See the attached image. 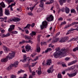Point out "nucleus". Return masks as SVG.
Here are the masks:
<instances>
[{
	"mask_svg": "<svg viewBox=\"0 0 78 78\" xmlns=\"http://www.w3.org/2000/svg\"><path fill=\"white\" fill-rule=\"evenodd\" d=\"M29 63H30V62H28L27 63V64L25 65V67H28V66H29Z\"/></svg>",
	"mask_w": 78,
	"mask_h": 78,
	"instance_id": "8fccbe9b",
	"label": "nucleus"
},
{
	"mask_svg": "<svg viewBox=\"0 0 78 78\" xmlns=\"http://www.w3.org/2000/svg\"><path fill=\"white\" fill-rule=\"evenodd\" d=\"M1 31L2 33H5V30H1Z\"/></svg>",
	"mask_w": 78,
	"mask_h": 78,
	"instance_id": "680f3d73",
	"label": "nucleus"
},
{
	"mask_svg": "<svg viewBox=\"0 0 78 78\" xmlns=\"http://www.w3.org/2000/svg\"><path fill=\"white\" fill-rule=\"evenodd\" d=\"M35 6V5L33 7H30L29 8L30 10H31V12H32V11H33V9H34V8Z\"/></svg>",
	"mask_w": 78,
	"mask_h": 78,
	"instance_id": "a19ab883",
	"label": "nucleus"
},
{
	"mask_svg": "<svg viewBox=\"0 0 78 78\" xmlns=\"http://www.w3.org/2000/svg\"><path fill=\"white\" fill-rule=\"evenodd\" d=\"M39 57H40V56H37V57L34 59V61H36V60H37L39 59Z\"/></svg>",
	"mask_w": 78,
	"mask_h": 78,
	"instance_id": "09e8293b",
	"label": "nucleus"
},
{
	"mask_svg": "<svg viewBox=\"0 0 78 78\" xmlns=\"http://www.w3.org/2000/svg\"><path fill=\"white\" fill-rule=\"evenodd\" d=\"M68 39H69V37H66L63 38L62 37L59 42H65Z\"/></svg>",
	"mask_w": 78,
	"mask_h": 78,
	"instance_id": "6e6552de",
	"label": "nucleus"
},
{
	"mask_svg": "<svg viewBox=\"0 0 78 78\" xmlns=\"http://www.w3.org/2000/svg\"><path fill=\"white\" fill-rule=\"evenodd\" d=\"M25 48L26 51H30V52H31V51H32V49L30 48V46L29 45H26Z\"/></svg>",
	"mask_w": 78,
	"mask_h": 78,
	"instance_id": "1a4fd4ad",
	"label": "nucleus"
},
{
	"mask_svg": "<svg viewBox=\"0 0 78 78\" xmlns=\"http://www.w3.org/2000/svg\"><path fill=\"white\" fill-rule=\"evenodd\" d=\"M51 59H48L47 60V62L46 63V64L48 66H50L51 64Z\"/></svg>",
	"mask_w": 78,
	"mask_h": 78,
	"instance_id": "f3484780",
	"label": "nucleus"
},
{
	"mask_svg": "<svg viewBox=\"0 0 78 78\" xmlns=\"http://www.w3.org/2000/svg\"><path fill=\"white\" fill-rule=\"evenodd\" d=\"M42 23V24L41 26V30H42V29H44V27L45 28H46L47 27H46V26H47V22L45 21H43Z\"/></svg>",
	"mask_w": 78,
	"mask_h": 78,
	"instance_id": "39448f33",
	"label": "nucleus"
},
{
	"mask_svg": "<svg viewBox=\"0 0 78 78\" xmlns=\"http://www.w3.org/2000/svg\"><path fill=\"white\" fill-rule=\"evenodd\" d=\"M63 19L62 17H60L59 19V20H62Z\"/></svg>",
	"mask_w": 78,
	"mask_h": 78,
	"instance_id": "69168bd1",
	"label": "nucleus"
},
{
	"mask_svg": "<svg viewBox=\"0 0 78 78\" xmlns=\"http://www.w3.org/2000/svg\"><path fill=\"white\" fill-rule=\"evenodd\" d=\"M48 51H51V48H48V49H47L45 51L43 52L42 54H43V53H48Z\"/></svg>",
	"mask_w": 78,
	"mask_h": 78,
	"instance_id": "a878e982",
	"label": "nucleus"
},
{
	"mask_svg": "<svg viewBox=\"0 0 78 78\" xmlns=\"http://www.w3.org/2000/svg\"><path fill=\"white\" fill-rule=\"evenodd\" d=\"M77 47H76L73 49V51H76V50H78V45H77Z\"/></svg>",
	"mask_w": 78,
	"mask_h": 78,
	"instance_id": "473e14b6",
	"label": "nucleus"
},
{
	"mask_svg": "<svg viewBox=\"0 0 78 78\" xmlns=\"http://www.w3.org/2000/svg\"><path fill=\"white\" fill-rule=\"evenodd\" d=\"M75 68V66H73L70 68H69L68 70H72L74 69Z\"/></svg>",
	"mask_w": 78,
	"mask_h": 78,
	"instance_id": "393cba45",
	"label": "nucleus"
},
{
	"mask_svg": "<svg viewBox=\"0 0 78 78\" xmlns=\"http://www.w3.org/2000/svg\"><path fill=\"white\" fill-rule=\"evenodd\" d=\"M28 58V57L27 58V56L26 55H24L23 56V59L20 60V61H22L23 62H25L27 60L29 61L30 60V59H29Z\"/></svg>",
	"mask_w": 78,
	"mask_h": 78,
	"instance_id": "423d86ee",
	"label": "nucleus"
},
{
	"mask_svg": "<svg viewBox=\"0 0 78 78\" xmlns=\"http://www.w3.org/2000/svg\"><path fill=\"white\" fill-rule=\"evenodd\" d=\"M62 65L63 67H67V66L65 64V63L63 62H62Z\"/></svg>",
	"mask_w": 78,
	"mask_h": 78,
	"instance_id": "e433bc0d",
	"label": "nucleus"
},
{
	"mask_svg": "<svg viewBox=\"0 0 78 78\" xmlns=\"http://www.w3.org/2000/svg\"><path fill=\"white\" fill-rule=\"evenodd\" d=\"M65 11V8H63L61 9L62 12H64Z\"/></svg>",
	"mask_w": 78,
	"mask_h": 78,
	"instance_id": "6e6d98bb",
	"label": "nucleus"
},
{
	"mask_svg": "<svg viewBox=\"0 0 78 78\" xmlns=\"http://www.w3.org/2000/svg\"><path fill=\"white\" fill-rule=\"evenodd\" d=\"M22 52H23V53H26V51L25 50V49L22 50Z\"/></svg>",
	"mask_w": 78,
	"mask_h": 78,
	"instance_id": "338daca9",
	"label": "nucleus"
},
{
	"mask_svg": "<svg viewBox=\"0 0 78 78\" xmlns=\"http://www.w3.org/2000/svg\"><path fill=\"white\" fill-rule=\"evenodd\" d=\"M58 78H62V76L61 74L58 73Z\"/></svg>",
	"mask_w": 78,
	"mask_h": 78,
	"instance_id": "4c0bfd02",
	"label": "nucleus"
},
{
	"mask_svg": "<svg viewBox=\"0 0 78 78\" xmlns=\"http://www.w3.org/2000/svg\"><path fill=\"white\" fill-rule=\"evenodd\" d=\"M46 5H50V3L48 2H47L45 3Z\"/></svg>",
	"mask_w": 78,
	"mask_h": 78,
	"instance_id": "e2e57ef3",
	"label": "nucleus"
},
{
	"mask_svg": "<svg viewBox=\"0 0 78 78\" xmlns=\"http://www.w3.org/2000/svg\"><path fill=\"white\" fill-rule=\"evenodd\" d=\"M15 5H16V2H14V3H12L11 4V5H9V6L8 7V8H9V7H10V6H15Z\"/></svg>",
	"mask_w": 78,
	"mask_h": 78,
	"instance_id": "c9c22d12",
	"label": "nucleus"
},
{
	"mask_svg": "<svg viewBox=\"0 0 78 78\" xmlns=\"http://www.w3.org/2000/svg\"><path fill=\"white\" fill-rule=\"evenodd\" d=\"M77 62V60H76L71 62L70 63H69L68 66H70V65H72V64H75Z\"/></svg>",
	"mask_w": 78,
	"mask_h": 78,
	"instance_id": "6ab92c4d",
	"label": "nucleus"
},
{
	"mask_svg": "<svg viewBox=\"0 0 78 78\" xmlns=\"http://www.w3.org/2000/svg\"><path fill=\"white\" fill-rule=\"evenodd\" d=\"M20 20V19H19L18 17L14 18H10V19L8 21V22H19Z\"/></svg>",
	"mask_w": 78,
	"mask_h": 78,
	"instance_id": "20e7f679",
	"label": "nucleus"
},
{
	"mask_svg": "<svg viewBox=\"0 0 78 78\" xmlns=\"http://www.w3.org/2000/svg\"><path fill=\"white\" fill-rule=\"evenodd\" d=\"M53 2H54L53 0H50V4H51V3H53Z\"/></svg>",
	"mask_w": 78,
	"mask_h": 78,
	"instance_id": "bf43d9fd",
	"label": "nucleus"
},
{
	"mask_svg": "<svg viewBox=\"0 0 78 78\" xmlns=\"http://www.w3.org/2000/svg\"><path fill=\"white\" fill-rule=\"evenodd\" d=\"M0 5L2 7H1ZM2 8H5V3L3 2L2 3H0V17L3 16V10H2Z\"/></svg>",
	"mask_w": 78,
	"mask_h": 78,
	"instance_id": "7ed1b4c3",
	"label": "nucleus"
},
{
	"mask_svg": "<svg viewBox=\"0 0 78 78\" xmlns=\"http://www.w3.org/2000/svg\"><path fill=\"white\" fill-rule=\"evenodd\" d=\"M37 52H40L41 51V48H40V47L39 46V44H37Z\"/></svg>",
	"mask_w": 78,
	"mask_h": 78,
	"instance_id": "b1692460",
	"label": "nucleus"
},
{
	"mask_svg": "<svg viewBox=\"0 0 78 78\" xmlns=\"http://www.w3.org/2000/svg\"><path fill=\"white\" fill-rule=\"evenodd\" d=\"M31 26L32 28H33V27H34V23H33L31 25Z\"/></svg>",
	"mask_w": 78,
	"mask_h": 78,
	"instance_id": "4d7b16f0",
	"label": "nucleus"
},
{
	"mask_svg": "<svg viewBox=\"0 0 78 78\" xmlns=\"http://www.w3.org/2000/svg\"><path fill=\"white\" fill-rule=\"evenodd\" d=\"M27 41H25L24 40H23L21 42H20V44H23L24 43H27Z\"/></svg>",
	"mask_w": 78,
	"mask_h": 78,
	"instance_id": "c85d7f7f",
	"label": "nucleus"
},
{
	"mask_svg": "<svg viewBox=\"0 0 78 78\" xmlns=\"http://www.w3.org/2000/svg\"><path fill=\"white\" fill-rule=\"evenodd\" d=\"M27 43H30L31 44L33 43V42L31 40H29L28 41H27Z\"/></svg>",
	"mask_w": 78,
	"mask_h": 78,
	"instance_id": "58836bf2",
	"label": "nucleus"
},
{
	"mask_svg": "<svg viewBox=\"0 0 78 78\" xmlns=\"http://www.w3.org/2000/svg\"><path fill=\"white\" fill-rule=\"evenodd\" d=\"M29 71H30V73H31V72H32V70H31V66L30 65L29 66Z\"/></svg>",
	"mask_w": 78,
	"mask_h": 78,
	"instance_id": "79ce46f5",
	"label": "nucleus"
},
{
	"mask_svg": "<svg viewBox=\"0 0 78 78\" xmlns=\"http://www.w3.org/2000/svg\"><path fill=\"white\" fill-rule=\"evenodd\" d=\"M6 2H8V3L9 4L11 2H14V1L12 0H6Z\"/></svg>",
	"mask_w": 78,
	"mask_h": 78,
	"instance_id": "2f4dec72",
	"label": "nucleus"
},
{
	"mask_svg": "<svg viewBox=\"0 0 78 78\" xmlns=\"http://www.w3.org/2000/svg\"><path fill=\"white\" fill-rule=\"evenodd\" d=\"M11 33H12V34H17L18 32L17 31H11Z\"/></svg>",
	"mask_w": 78,
	"mask_h": 78,
	"instance_id": "f704fd0d",
	"label": "nucleus"
},
{
	"mask_svg": "<svg viewBox=\"0 0 78 78\" xmlns=\"http://www.w3.org/2000/svg\"><path fill=\"white\" fill-rule=\"evenodd\" d=\"M24 38H25V39H27V40H29L30 39H32L31 37L27 35H26L24 36Z\"/></svg>",
	"mask_w": 78,
	"mask_h": 78,
	"instance_id": "4be33fe9",
	"label": "nucleus"
},
{
	"mask_svg": "<svg viewBox=\"0 0 78 78\" xmlns=\"http://www.w3.org/2000/svg\"><path fill=\"white\" fill-rule=\"evenodd\" d=\"M36 74V73L34 72H33L32 73V75H35V74Z\"/></svg>",
	"mask_w": 78,
	"mask_h": 78,
	"instance_id": "0e129e2a",
	"label": "nucleus"
},
{
	"mask_svg": "<svg viewBox=\"0 0 78 78\" xmlns=\"http://www.w3.org/2000/svg\"><path fill=\"white\" fill-rule=\"evenodd\" d=\"M40 37H41V36L38 35V37H37V40L38 41H40Z\"/></svg>",
	"mask_w": 78,
	"mask_h": 78,
	"instance_id": "3c124183",
	"label": "nucleus"
},
{
	"mask_svg": "<svg viewBox=\"0 0 78 78\" xmlns=\"http://www.w3.org/2000/svg\"><path fill=\"white\" fill-rule=\"evenodd\" d=\"M71 13H76V11L75 9H72L71 10Z\"/></svg>",
	"mask_w": 78,
	"mask_h": 78,
	"instance_id": "72a5a7b5",
	"label": "nucleus"
},
{
	"mask_svg": "<svg viewBox=\"0 0 78 78\" xmlns=\"http://www.w3.org/2000/svg\"><path fill=\"white\" fill-rule=\"evenodd\" d=\"M14 27H15V25H11L10 26V28H9L8 31H9V32H11V31H12V30L14 29Z\"/></svg>",
	"mask_w": 78,
	"mask_h": 78,
	"instance_id": "ddd939ff",
	"label": "nucleus"
},
{
	"mask_svg": "<svg viewBox=\"0 0 78 78\" xmlns=\"http://www.w3.org/2000/svg\"><path fill=\"white\" fill-rule=\"evenodd\" d=\"M65 12L66 13L68 14L70 12V9L67 7H66L65 8Z\"/></svg>",
	"mask_w": 78,
	"mask_h": 78,
	"instance_id": "a211bd4d",
	"label": "nucleus"
},
{
	"mask_svg": "<svg viewBox=\"0 0 78 78\" xmlns=\"http://www.w3.org/2000/svg\"><path fill=\"white\" fill-rule=\"evenodd\" d=\"M30 27H31V24H28L26 26L24 27V28L25 29L27 28L30 29Z\"/></svg>",
	"mask_w": 78,
	"mask_h": 78,
	"instance_id": "c756f323",
	"label": "nucleus"
},
{
	"mask_svg": "<svg viewBox=\"0 0 78 78\" xmlns=\"http://www.w3.org/2000/svg\"><path fill=\"white\" fill-rule=\"evenodd\" d=\"M10 36V34L9 33H7L6 35L5 34H3L2 35V37H7L8 36Z\"/></svg>",
	"mask_w": 78,
	"mask_h": 78,
	"instance_id": "5701e85b",
	"label": "nucleus"
},
{
	"mask_svg": "<svg viewBox=\"0 0 78 78\" xmlns=\"http://www.w3.org/2000/svg\"><path fill=\"white\" fill-rule=\"evenodd\" d=\"M52 70H53V67H51L50 68V69H48V73H50L52 72Z\"/></svg>",
	"mask_w": 78,
	"mask_h": 78,
	"instance_id": "cd10ccee",
	"label": "nucleus"
},
{
	"mask_svg": "<svg viewBox=\"0 0 78 78\" xmlns=\"http://www.w3.org/2000/svg\"><path fill=\"white\" fill-rule=\"evenodd\" d=\"M69 59H70V58L68 57L66 58L65 59V61H68V60H69Z\"/></svg>",
	"mask_w": 78,
	"mask_h": 78,
	"instance_id": "5fc2aeb1",
	"label": "nucleus"
},
{
	"mask_svg": "<svg viewBox=\"0 0 78 78\" xmlns=\"http://www.w3.org/2000/svg\"><path fill=\"white\" fill-rule=\"evenodd\" d=\"M36 33L34 31H32V33H30V34H33L34 36H36Z\"/></svg>",
	"mask_w": 78,
	"mask_h": 78,
	"instance_id": "ea45409f",
	"label": "nucleus"
},
{
	"mask_svg": "<svg viewBox=\"0 0 78 78\" xmlns=\"http://www.w3.org/2000/svg\"><path fill=\"white\" fill-rule=\"evenodd\" d=\"M38 72V75H41V67H39V69L38 70H37V72Z\"/></svg>",
	"mask_w": 78,
	"mask_h": 78,
	"instance_id": "aec40b11",
	"label": "nucleus"
},
{
	"mask_svg": "<svg viewBox=\"0 0 78 78\" xmlns=\"http://www.w3.org/2000/svg\"><path fill=\"white\" fill-rule=\"evenodd\" d=\"M16 78V76L12 75L11 76V78Z\"/></svg>",
	"mask_w": 78,
	"mask_h": 78,
	"instance_id": "a18cd8bd",
	"label": "nucleus"
},
{
	"mask_svg": "<svg viewBox=\"0 0 78 78\" xmlns=\"http://www.w3.org/2000/svg\"><path fill=\"white\" fill-rule=\"evenodd\" d=\"M27 75L25 74L23 75V77H22V78H27Z\"/></svg>",
	"mask_w": 78,
	"mask_h": 78,
	"instance_id": "de8ad7c7",
	"label": "nucleus"
},
{
	"mask_svg": "<svg viewBox=\"0 0 78 78\" xmlns=\"http://www.w3.org/2000/svg\"><path fill=\"white\" fill-rule=\"evenodd\" d=\"M3 49L5 52H7V51H9V49L7 48V47H5V46H3Z\"/></svg>",
	"mask_w": 78,
	"mask_h": 78,
	"instance_id": "412c9836",
	"label": "nucleus"
},
{
	"mask_svg": "<svg viewBox=\"0 0 78 78\" xmlns=\"http://www.w3.org/2000/svg\"><path fill=\"white\" fill-rule=\"evenodd\" d=\"M77 24H78V22H73L70 24L71 26H73V25H77Z\"/></svg>",
	"mask_w": 78,
	"mask_h": 78,
	"instance_id": "7c9ffc66",
	"label": "nucleus"
},
{
	"mask_svg": "<svg viewBox=\"0 0 78 78\" xmlns=\"http://www.w3.org/2000/svg\"><path fill=\"white\" fill-rule=\"evenodd\" d=\"M15 52L12 51V53H9L8 56L5 58H2L1 59L2 62H6L8 61V59H11L15 56Z\"/></svg>",
	"mask_w": 78,
	"mask_h": 78,
	"instance_id": "f03ea898",
	"label": "nucleus"
},
{
	"mask_svg": "<svg viewBox=\"0 0 78 78\" xmlns=\"http://www.w3.org/2000/svg\"><path fill=\"white\" fill-rule=\"evenodd\" d=\"M70 34V32L69 31H68L67 33L66 34V35H67V34Z\"/></svg>",
	"mask_w": 78,
	"mask_h": 78,
	"instance_id": "774afa93",
	"label": "nucleus"
},
{
	"mask_svg": "<svg viewBox=\"0 0 78 78\" xmlns=\"http://www.w3.org/2000/svg\"><path fill=\"white\" fill-rule=\"evenodd\" d=\"M25 33L26 34H28L29 33V31H28V30H25Z\"/></svg>",
	"mask_w": 78,
	"mask_h": 78,
	"instance_id": "052dcab7",
	"label": "nucleus"
},
{
	"mask_svg": "<svg viewBox=\"0 0 78 78\" xmlns=\"http://www.w3.org/2000/svg\"><path fill=\"white\" fill-rule=\"evenodd\" d=\"M28 14L29 16H33V14L31 12L28 13Z\"/></svg>",
	"mask_w": 78,
	"mask_h": 78,
	"instance_id": "864d4df0",
	"label": "nucleus"
},
{
	"mask_svg": "<svg viewBox=\"0 0 78 78\" xmlns=\"http://www.w3.org/2000/svg\"><path fill=\"white\" fill-rule=\"evenodd\" d=\"M5 14L6 16H8L10 14V12H9V10L7 9H5Z\"/></svg>",
	"mask_w": 78,
	"mask_h": 78,
	"instance_id": "f8f14e48",
	"label": "nucleus"
},
{
	"mask_svg": "<svg viewBox=\"0 0 78 78\" xmlns=\"http://www.w3.org/2000/svg\"><path fill=\"white\" fill-rule=\"evenodd\" d=\"M47 20L48 22H51V21L53 20V15H50L49 17L47 18Z\"/></svg>",
	"mask_w": 78,
	"mask_h": 78,
	"instance_id": "9d476101",
	"label": "nucleus"
},
{
	"mask_svg": "<svg viewBox=\"0 0 78 78\" xmlns=\"http://www.w3.org/2000/svg\"><path fill=\"white\" fill-rule=\"evenodd\" d=\"M66 1H67L68 3H69V2H70L71 0H59L58 1V2L61 5H63V3H66Z\"/></svg>",
	"mask_w": 78,
	"mask_h": 78,
	"instance_id": "0eeeda50",
	"label": "nucleus"
},
{
	"mask_svg": "<svg viewBox=\"0 0 78 78\" xmlns=\"http://www.w3.org/2000/svg\"><path fill=\"white\" fill-rule=\"evenodd\" d=\"M60 48H56L57 51L55 52L53 55L51 56V57L55 58H61L62 56H65L66 55V52L68 51L67 50L65 49V48H62L60 51Z\"/></svg>",
	"mask_w": 78,
	"mask_h": 78,
	"instance_id": "f257e3e1",
	"label": "nucleus"
},
{
	"mask_svg": "<svg viewBox=\"0 0 78 78\" xmlns=\"http://www.w3.org/2000/svg\"><path fill=\"white\" fill-rule=\"evenodd\" d=\"M74 30H76L77 31H78V29H72L71 28V30H70V31H74Z\"/></svg>",
	"mask_w": 78,
	"mask_h": 78,
	"instance_id": "49530a36",
	"label": "nucleus"
},
{
	"mask_svg": "<svg viewBox=\"0 0 78 78\" xmlns=\"http://www.w3.org/2000/svg\"><path fill=\"white\" fill-rule=\"evenodd\" d=\"M62 24H63V25H65V24H66V22L64 21L61 24H60V25H62Z\"/></svg>",
	"mask_w": 78,
	"mask_h": 78,
	"instance_id": "603ef678",
	"label": "nucleus"
},
{
	"mask_svg": "<svg viewBox=\"0 0 78 78\" xmlns=\"http://www.w3.org/2000/svg\"><path fill=\"white\" fill-rule=\"evenodd\" d=\"M70 26H71V25L70 24H69L68 26H65L64 28H65V29H66V28H69V27H70Z\"/></svg>",
	"mask_w": 78,
	"mask_h": 78,
	"instance_id": "37998d69",
	"label": "nucleus"
},
{
	"mask_svg": "<svg viewBox=\"0 0 78 78\" xmlns=\"http://www.w3.org/2000/svg\"><path fill=\"white\" fill-rule=\"evenodd\" d=\"M18 64H19V62H18V61H16L13 64H12V65L13 67L16 68L17 67Z\"/></svg>",
	"mask_w": 78,
	"mask_h": 78,
	"instance_id": "2eb2a0df",
	"label": "nucleus"
},
{
	"mask_svg": "<svg viewBox=\"0 0 78 78\" xmlns=\"http://www.w3.org/2000/svg\"><path fill=\"white\" fill-rule=\"evenodd\" d=\"M45 0H41L40 1V4L39 5L40 7L41 8H43V6H44V2H45Z\"/></svg>",
	"mask_w": 78,
	"mask_h": 78,
	"instance_id": "9b49d317",
	"label": "nucleus"
},
{
	"mask_svg": "<svg viewBox=\"0 0 78 78\" xmlns=\"http://www.w3.org/2000/svg\"><path fill=\"white\" fill-rule=\"evenodd\" d=\"M37 62H35L34 63H32V66H31V67H34L36 64V63Z\"/></svg>",
	"mask_w": 78,
	"mask_h": 78,
	"instance_id": "c03bdc74",
	"label": "nucleus"
},
{
	"mask_svg": "<svg viewBox=\"0 0 78 78\" xmlns=\"http://www.w3.org/2000/svg\"><path fill=\"white\" fill-rule=\"evenodd\" d=\"M49 47H52V48H53V47H54V45L53 46V45L51 44H50L49 46Z\"/></svg>",
	"mask_w": 78,
	"mask_h": 78,
	"instance_id": "13d9d810",
	"label": "nucleus"
},
{
	"mask_svg": "<svg viewBox=\"0 0 78 78\" xmlns=\"http://www.w3.org/2000/svg\"><path fill=\"white\" fill-rule=\"evenodd\" d=\"M76 73H77L76 72L75 73H71V74L68 73H67V75L69 77H73V76H75V75H76Z\"/></svg>",
	"mask_w": 78,
	"mask_h": 78,
	"instance_id": "4468645a",
	"label": "nucleus"
},
{
	"mask_svg": "<svg viewBox=\"0 0 78 78\" xmlns=\"http://www.w3.org/2000/svg\"><path fill=\"white\" fill-rule=\"evenodd\" d=\"M59 40V38L55 37L54 39H53L52 42V43H56V42H57Z\"/></svg>",
	"mask_w": 78,
	"mask_h": 78,
	"instance_id": "dca6fc26",
	"label": "nucleus"
},
{
	"mask_svg": "<svg viewBox=\"0 0 78 78\" xmlns=\"http://www.w3.org/2000/svg\"><path fill=\"white\" fill-rule=\"evenodd\" d=\"M12 67H13V66H12V65L11 64L10 66H9L7 68V70H10L12 69Z\"/></svg>",
	"mask_w": 78,
	"mask_h": 78,
	"instance_id": "bb28decb",
	"label": "nucleus"
}]
</instances>
